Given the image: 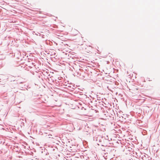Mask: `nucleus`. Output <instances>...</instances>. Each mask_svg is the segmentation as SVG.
Masks as SVG:
<instances>
[{"instance_id": "nucleus-1", "label": "nucleus", "mask_w": 160, "mask_h": 160, "mask_svg": "<svg viewBox=\"0 0 160 160\" xmlns=\"http://www.w3.org/2000/svg\"><path fill=\"white\" fill-rule=\"evenodd\" d=\"M68 51H65V52H63L62 53V55L65 58L69 59V58H73L75 57L76 55L72 53L71 52H68Z\"/></svg>"}, {"instance_id": "nucleus-2", "label": "nucleus", "mask_w": 160, "mask_h": 160, "mask_svg": "<svg viewBox=\"0 0 160 160\" xmlns=\"http://www.w3.org/2000/svg\"><path fill=\"white\" fill-rule=\"evenodd\" d=\"M56 51H51L49 52V56H52L51 58H55V57H57V54L56 52Z\"/></svg>"}, {"instance_id": "nucleus-3", "label": "nucleus", "mask_w": 160, "mask_h": 160, "mask_svg": "<svg viewBox=\"0 0 160 160\" xmlns=\"http://www.w3.org/2000/svg\"><path fill=\"white\" fill-rule=\"evenodd\" d=\"M50 51H42L41 52V54H43L46 56L47 57H49V52Z\"/></svg>"}, {"instance_id": "nucleus-4", "label": "nucleus", "mask_w": 160, "mask_h": 160, "mask_svg": "<svg viewBox=\"0 0 160 160\" xmlns=\"http://www.w3.org/2000/svg\"><path fill=\"white\" fill-rule=\"evenodd\" d=\"M48 80L49 82H54V81L56 82V80H55L54 79H53L51 77H50V78L48 79Z\"/></svg>"}, {"instance_id": "nucleus-5", "label": "nucleus", "mask_w": 160, "mask_h": 160, "mask_svg": "<svg viewBox=\"0 0 160 160\" xmlns=\"http://www.w3.org/2000/svg\"><path fill=\"white\" fill-rule=\"evenodd\" d=\"M72 88L73 89H74L75 88V86L74 85H72Z\"/></svg>"}, {"instance_id": "nucleus-6", "label": "nucleus", "mask_w": 160, "mask_h": 160, "mask_svg": "<svg viewBox=\"0 0 160 160\" xmlns=\"http://www.w3.org/2000/svg\"><path fill=\"white\" fill-rule=\"evenodd\" d=\"M151 159V158L150 157H148V158L146 160H150Z\"/></svg>"}, {"instance_id": "nucleus-7", "label": "nucleus", "mask_w": 160, "mask_h": 160, "mask_svg": "<svg viewBox=\"0 0 160 160\" xmlns=\"http://www.w3.org/2000/svg\"><path fill=\"white\" fill-rule=\"evenodd\" d=\"M66 83V82H65V83H64V84H63V85H64V86H67V84H65Z\"/></svg>"}, {"instance_id": "nucleus-8", "label": "nucleus", "mask_w": 160, "mask_h": 160, "mask_svg": "<svg viewBox=\"0 0 160 160\" xmlns=\"http://www.w3.org/2000/svg\"><path fill=\"white\" fill-rule=\"evenodd\" d=\"M68 88H69V87L71 88L72 87V86L68 85Z\"/></svg>"}, {"instance_id": "nucleus-9", "label": "nucleus", "mask_w": 160, "mask_h": 160, "mask_svg": "<svg viewBox=\"0 0 160 160\" xmlns=\"http://www.w3.org/2000/svg\"><path fill=\"white\" fill-rule=\"evenodd\" d=\"M107 56V55H105V56Z\"/></svg>"}, {"instance_id": "nucleus-10", "label": "nucleus", "mask_w": 160, "mask_h": 160, "mask_svg": "<svg viewBox=\"0 0 160 160\" xmlns=\"http://www.w3.org/2000/svg\"><path fill=\"white\" fill-rule=\"evenodd\" d=\"M18 51V52H19V51Z\"/></svg>"}]
</instances>
